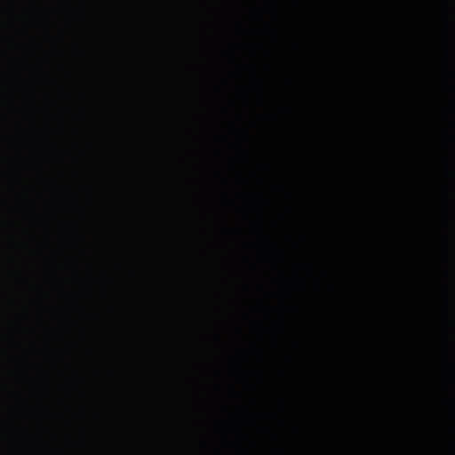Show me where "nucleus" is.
Masks as SVG:
<instances>
[{
    "mask_svg": "<svg viewBox=\"0 0 455 455\" xmlns=\"http://www.w3.org/2000/svg\"><path fill=\"white\" fill-rule=\"evenodd\" d=\"M243 455H248V453H243Z\"/></svg>",
    "mask_w": 455,
    "mask_h": 455,
    "instance_id": "f03ea898",
    "label": "nucleus"
},
{
    "mask_svg": "<svg viewBox=\"0 0 455 455\" xmlns=\"http://www.w3.org/2000/svg\"><path fill=\"white\" fill-rule=\"evenodd\" d=\"M284 451L283 450H278L275 451V455H283Z\"/></svg>",
    "mask_w": 455,
    "mask_h": 455,
    "instance_id": "f257e3e1",
    "label": "nucleus"
}]
</instances>
